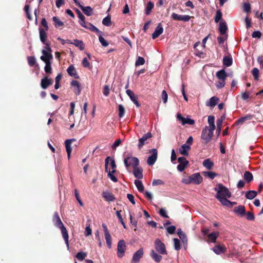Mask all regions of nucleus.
I'll return each instance as SVG.
<instances>
[{
    "label": "nucleus",
    "instance_id": "f257e3e1",
    "mask_svg": "<svg viewBox=\"0 0 263 263\" xmlns=\"http://www.w3.org/2000/svg\"><path fill=\"white\" fill-rule=\"evenodd\" d=\"M214 190L217 192L215 197L223 205H230L231 201L228 199L231 197V193L228 189L221 183L217 184Z\"/></svg>",
    "mask_w": 263,
    "mask_h": 263
},
{
    "label": "nucleus",
    "instance_id": "f03ea898",
    "mask_svg": "<svg viewBox=\"0 0 263 263\" xmlns=\"http://www.w3.org/2000/svg\"><path fill=\"white\" fill-rule=\"evenodd\" d=\"M53 222L55 227L60 228L61 231V233L63 237L65 240V243L66 244L67 249H69V236L66 228L64 226L62 222L59 215L57 212H54L53 216Z\"/></svg>",
    "mask_w": 263,
    "mask_h": 263
},
{
    "label": "nucleus",
    "instance_id": "7ed1b4c3",
    "mask_svg": "<svg viewBox=\"0 0 263 263\" xmlns=\"http://www.w3.org/2000/svg\"><path fill=\"white\" fill-rule=\"evenodd\" d=\"M76 12L79 18V23L84 28L88 29L91 32H96L97 33H102L99 31V29L95 26L92 25L91 23L86 22L84 15L81 13V12L78 10H76Z\"/></svg>",
    "mask_w": 263,
    "mask_h": 263
},
{
    "label": "nucleus",
    "instance_id": "20e7f679",
    "mask_svg": "<svg viewBox=\"0 0 263 263\" xmlns=\"http://www.w3.org/2000/svg\"><path fill=\"white\" fill-rule=\"evenodd\" d=\"M213 136V134L212 133V132L208 131V126H205L204 128H203L201 135V138L204 145H206L208 143H209L212 139Z\"/></svg>",
    "mask_w": 263,
    "mask_h": 263
},
{
    "label": "nucleus",
    "instance_id": "39448f33",
    "mask_svg": "<svg viewBox=\"0 0 263 263\" xmlns=\"http://www.w3.org/2000/svg\"><path fill=\"white\" fill-rule=\"evenodd\" d=\"M154 245L156 251L159 254L162 255H166L167 254L165 245L160 239H156L155 241Z\"/></svg>",
    "mask_w": 263,
    "mask_h": 263
},
{
    "label": "nucleus",
    "instance_id": "423d86ee",
    "mask_svg": "<svg viewBox=\"0 0 263 263\" xmlns=\"http://www.w3.org/2000/svg\"><path fill=\"white\" fill-rule=\"evenodd\" d=\"M124 163L126 168L132 166L134 167L138 166L139 164V159L135 157H127L124 160Z\"/></svg>",
    "mask_w": 263,
    "mask_h": 263
},
{
    "label": "nucleus",
    "instance_id": "0eeeda50",
    "mask_svg": "<svg viewBox=\"0 0 263 263\" xmlns=\"http://www.w3.org/2000/svg\"><path fill=\"white\" fill-rule=\"evenodd\" d=\"M110 159V157H107L105 160V172L108 173V177L114 182H116L118 181V179L113 174L116 172V170H112L111 172L108 168L109 160Z\"/></svg>",
    "mask_w": 263,
    "mask_h": 263
},
{
    "label": "nucleus",
    "instance_id": "6e6552de",
    "mask_svg": "<svg viewBox=\"0 0 263 263\" xmlns=\"http://www.w3.org/2000/svg\"><path fill=\"white\" fill-rule=\"evenodd\" d=\"M152 137V134L151 132H148L143 135L142 138L139 139L138 147L139 149L141 148L144 145L148 144L151 138Z\"/></svg>",
    "mask_w": 263,
    "mask_h": 263
},
{
    "label": "nucleus",
    "instance_id": "1a4fd4ad",
    "mask_svg": "<svg viewBox=\"0 0 263 263\" xmlns=\"http://www.w3.org/2000/svg\"><path fill=\"white\" fill-rule=\"evenodd\" d=\"M126 249L125 242L124 240H120L117 246V256L119 258L122 257Z\"/></svg>",
    "mask_w": 263,
    "mask_h": 263
},
{
    "label": "nucleus",
    "instance_id": "9d476101",
    "mask_svg": "<svg viewBox=\"0 0 263 263\" xmlns=\"http://www.w3.org/2000/svg\"><path fill=\"white\" fill-rule=\"evenodd\" d=\"M178 161L179 164L177 167V170L180 172L183 171L189 164V161L184 157H179Z\"/></svg>",
    "mask_w": 263,
    "mask_h": 263
},
{
    "label": "nucleus",
    "instance_id": "9b49d317",
    "mask_svg": "<svg viewBox=\"0 0 263 263\" xmlns=\"http://www.w3.org/2000/svg\"><path fill=\"white\" fill-rule=\"evenodd\" d=\"M53 83V81L51 78H49L48 76L42 79L41 81V87L45 89L49 86L51 85Z\"/></svg>",
    "mask_w": 263,
    "mask_h": 263
},
{
    "label": "nucleus",
    "instance_id": "f8f14e48",
    "mask_svg": "<svg viewBox=\"0 0 263 263\" xmlns=\"http://www.w3.org/2000/svg\"><path fill=\"white\" fill-rule=\"evenodd\" d=\"M152 153V155L150 156L147 160V163L149 165H153L157 158V151L155 148L152 149L150 151Z\"/></svg>",
    "mask_w": 263,
    "mask_h": 263
},
{
    "label": "nucleus",
    "instance_id": "ddd939ff",
    "mask_svg": "<svg viewBox=\"0 0 263 263\" xmlns=\"http://www.w3.org/2000/svg\"><path fill=\"white\" fill-rule=\"evenodd\" d=\"M143 248H140L137 251H136L133 256L132 263H137L139 261L140 259L143 255Z\"/></svg>",
    "mask_w": 263,
    "mask_h": 263
},
{
    "label": "nucleus",
    "instance_id": "4468645a",
    "mask_svg": "<svg viewBox=\"0 0 263 263\" xmlns=\"http://www.w3.org/2000/svg\"><path fill=\"white\" fill-rule=\"evenodd\" d=\"M75 141H76V139L74 138L67 139L65 141V145L68 159L70 158V155L72 151L71 144L73 142Z\"/></svg>",
    "mask_w": 263,
    "mask_h": 263
},
{
    "label": "nucleus",
    "instance_id": "2eb2a0df",
    "mask_svg": "<svg viewBox=\"0 0 263 263\" xmlns=\"http://www.w3.org/2000/svg\"><path fill=\"white\" fill-rule=\"evenodd\" d=\"M43 55L41 57L40 59L44 62H50V61L53 59V56L48 50H42Z\"/></svg>",
    "mask_w": 263,
    "mask_h": 263
},
{
    "label": "nucleus",
    "instance_id": "dca6fc26",
    "mask_svg": "<svg viewBox=\"0 0 263 263\" xmlns=\"http://www.w3.org/2000/svg\"><path fill=\"white\" fill-rule=\"evenodd\" d=\"M126 92L136 106L137 107H139L140 106V104L138 101V97L134 93V92L130 89L126 90Z\"/></svg>",
    "mask_w": 263,
    "mask_h": 263
},
{
    "label": "nucleus",
    "instance_id": "f3484780",
    "mask_svg": "<svg viewBox=\"0 0 263 263\" xmlns=\"http://www.w3.org/2000/svg\"><path fill=\"white\" fill-rule=\"evenodd\" d=\"M177 118L178 120L181 121V123L182 125H193L195 123V121L193 119L185 118L184 117H182L180 114H177Z\"/></svg>",
    "mask_w": 263,
    "mask_h": 263
},
{
    "label": "nucleus",
    "instance_id": "a211bd4d",
    "mask_svg": "<svg viewBox=\"0 0 263 263\" xmlns=\"http://www.w3.org/2000/svg\"><path fill=\"white\" fill-rule=\"evenodd\" d=\"M234 212L240 216L243 217L246 215V208L244 205H239L234 208Z\"/></svg>",
    "mask_w": 263,
    "mask_h": 263
},
{
    "label": "nucleus",
    "instance_id": "6ab92c4d",
    "mask_svg": "<svg viewBox=\"0 0 263 263\" xmlns=\"http://www.w3.org/2000/svg\"><path fill=\"white\" fill-rule=\"evenodd\" d=\"M103 198L107 201L112 202L115 200V196L110 192L108 191H103L102 192Z\"/></svg>",
    "mask_w": 263,
    "mask_h": 263
},
{
    "label": "nucleus",
    "instance_id": "aec40b11",
    "mask_svg": "<svg viewBox=\"0 0 263 263\" xmlns=\"http://www.w3.org/2000/svg\"><path fill=\"white\" fill-rule=\"evenodd\" d=\"M191 149V147L190 145L186 144H183L180 148L179 149V152L180 154L188 156H189V152L188 151H190Z\"/></svg>",
    "mask_w": 263,
    "mask_h": 263
},
{
    "label": "nucleus",
    "instance_id": "412c9836",
    "mask_svg": "<svg viewBox=\"0 0 263 263\" xmlns=\"http://www.w3.org/2000/svg\"><path fill=\"white\" fill-rule=\"evenodd\" d=\"M191 177L192 181L196 184H199L202 181V177L199 173L193 174Z\"/></svg>",
    "mask_w": 263,
    "mask_h": 263
},
{
    "label": "nucleus",
    "instance_id": "4be33fe9",
    "mask_svg": "<svg viewBox=\"0 0 263 263\" xmlns=\"http://www.w3.org/2000/svg\"><path fill=\"white\" fill-rule=\"evenodd\" d=\"M40 35L41 42L46 46V50L51 52V49L50 47V44L49 42L47 41V34H40Z\"/></svg>",
    "mask_w": 263,
    "mask_h": 263
},
{
    "label": "nucleus",
    "instance_id": "5701e85b",
    "mask_svg": "<svg viewBox=\"0 0 263 263\" xmlns=\"http://www.w3.org/2000/svg\"><path fill=\"white\" fill-rule=\"evenodd\" d=\"M67 72L71 77H74L76 79H79V77L78 75L77 71L73 65H70L67 69Z\"/></svg>",
    "mask_w": 263,
    "mask_h": 263
},
{
    "label": "nucleus",
    "instance_id": "b1692460",
    "mask_svg": "<svg viewBox=\"0 0 263 263\" xmlns=\"http://www.w3.org/2000/svg\"><path fill=\"white\" fill-rule=\"evenodd\" d=\"M219 233L218 232H213L208 235V242L215 243L216 241L217 238L218 237Z\"/></svg>",
    "mask_w": 263,
    "mask_h": 263
},
{
    "label": "nucleus",
    "instance_id": "393cba45",
    "mask_svg": "<svg viewBox=\"0 0 263 263\" xmlns=\"http://www.w3.org/2000/svg\"><path fill=\"white\" fill-rule=\"evenodd\" d=\"M133 174L134 176L138 179H141L143 178L142 169L140 167L136 166L134 167Z\"/></svg>",
    "mask_w": 263,
    "mask_h": 263
},
{
    "label": "nucleus",
    "instance_id": "a878e982",
    "mask_svg": "<svg viewBox=\"0 0 263 263\" xmlns=\"http://www.w3.org/2000/svg\"><path fill=\"white\" fill-rule=\"evenodd\" d=\"M151 256L153 260L156 262H159L162 260V257L161 255L157 254L154 250H152L151 251Z\"/></svg>",
    "mask_w": 263,
    "mask_h": 263
},
{
    "label": "nucleus",
    "instance_id": "bb28decb",
    "mask_svg": "<svg viewBox=\"0 0 263 263\" xmlns=\"http://www.w3.org/2000/svg\"><path fill=\"white\" fill-rule=\"evenodd\" d=\"M233 59L231 55L224 56L223 59V64L226 67H229L232 65Z\"/></svg>",
    "mask_w": 263,
    "mask_h": 263
},
{
    "label": "nucleus",
    "instance_id": "cd10ccee",
    "mask_svg": "<svg viewBox=\"0 0 263 263\" xmlns=\"http://www.w3.org/2000/svg\"><path fill=\"white\" fill-rule=\"evenodd\" d=\"M80 8L87 16H91L93 14V10L90 6H80Z\"/></svg>",
    "mask_w": 263,
    "mask_h": 263
},
{
    "label": "nucleus",
    "instance_id": "c85d7f7f",
    "mask_svg": "<svg viewBox=\"0 0 263 263\" xmlns=\"http://www.w3.org/2000/svg\"><path fill=\"white\" fill-rule=\"evenodd\" d=\"M41 26L43 28H40L39 33H46L45 32L48 30V26L46 20L45 18H43L41 21Z\"/></svg>",
    "mask_w": 263,
    "mask_h": 263
},
{
    "label": "nucleus",
    "instance_id": "c756f323",
    "mask_svg": "<svg viewBox=\"0 0 263 263\" xmlns=\"http://www.w3.org/2000/svg\"><path fill=\"white\" fill-rule=\"evenodd\" d=\"M243 179L247 182L249 183L253 180V176L249 171H246L243 175Z\"/></svg>",
    "mask_w": 263,
    "mask_h": 263
},
{
    "label": "nucleus",
    "instance_id": "7c9ffc66",
    "mask_svg": "<svg viewBox=\"0 0 263 263\" xmlns=\"http://www.w3.org/2000/svg\"><path fill=\"white\" fill-rule=\"evenodd\" d=\"M226 249L224 247L220 245L216 246L213 249V251L217 254H220L224 253L226 251Z\"/></svg>",
    "mask_w": 263,
    "mask_h": 263
},
{
    "label": "nucleus",
    "instance_id": "2f4dec72",
    "mask_svg": "<svg viewBox=\"0 0 263 263\" xmlns=\"http://www.w3.org/2000/svg\"><path fill=\"white\" fill-rule=\"evenodd\" d=\"M257 195V192L252 190L246 192V198L252 200L254 199Z\"/></svg>",
    "mask_w": 263,
    "mask_h": 263
},
{
    "label": "nucleus",
    "instance_id": "473e14b6",
    "mask_svg": "<svg viewBox=\"0 0 263 263\" xmlns=\"http://www.w3.org/2000/svg\"><path fill=\"white\" fill-rule=\"evenodd\" d=\"M216 76L219 79L225 81L227 76L225 70L221 69L217 72Z\"/></svg>",
    "mask_w": 263,
    "mask_h": 263
},
{
    "label": "nucleus",
    "instance_id": "72a5a7b5",
    "mask_svg": "<svg viewBox=\"0 0 263 263\" xmlns=\"http://www.w3.org/2000/svg\"><path fill=\"white\" fill-rule=\"evenodd\" d=\"M52 20L56 28H60L64 25L63 23L57 16H53Z\"/></svg>",
    "mask_w": 263,
    "mask_h": 263
},
{
    "label": "nucleus",
    "instance_id": "f704fd0d",
    "mask_svg": "<svg viewBox=\"0 0 263 263\" xmlns=\"http://www.w3.org/2000/svg\"><path fill=\"white\" fill-rule=\"evenodd\" d=\"M219 101V99L216 97H212L210 100L207 105L211 107H214Z\"/></svg>",
    "mask_w": 263,
    "mask_h": 263
},
{
    "label": "nucleus",
    "instance_id": "c9c22d12",
    "mask_svg": "<svg viewBox=\"0 0 263 263\" xmlns=\"http://www.w3.org/2000/svg\"><path fill=\"white\" fill-rule=\"evenodd\" d=\"M154 7V4L152 2H149L146 5L145 13L146 15H149L152 11V10L153 9Z\"/></svg>",
    "mask_w": 263,
    "mask_h": 263
},
{
    "label": "nucleus",
    "instance_id": "e433bc0d",
    "mask_svg": "<svg viewBox=\"0 0 263 263\" xmlns=\"http://www.w3.org/2000/svg\"><path fill=\"white\" fill-rule=\"evenodd\" d=\"M177 234L180 239L182 240L183 242H186L187 239L185 234L181 230V229H178L177 230Z\"/></svg>",
    "mask_w": 263,
    "mask_h": 263
},
{
    "label": "nucleus",
    "instance_id": "4c0bfd02",
    "mask_svg": "<svg viewBox=\"0 0 263 263\" xmlns=\"http://www.w3.org/2000/svg\"><path fill=\"white\" fill-rule=\"evenodd\" d=\"M252 118L251 115H247L245 117H241L236 122L237 125H242L246 120H250Z\"/></svg>",
    "mask_w": 263,
    "mask_h": 263
},
{
    "label": "nucleus",
    "instance_id": "58836bf2",
    "mask_svg": "<svg viewBox=\"0 0 263 263\" xmlns=\"http://www.w3.org/2000/svg\"><path fill=\"white\" fill-rule=\"evenodd\" d=\"M71 44H73L76 46L79 47L81 50H83L84 49L85 46L83 42L81 40L76 39L74 40V43H71Z\"/></svg>",
    "mask_w": 263,
    "mask_h": 263
},
{
    "label": "nucleus",
    "instance_id": "ea45409f",
    "mask_svg": "<svg viewBox=\"0 0 263 263\" xmlns=\"http://www.w3.org/2000/svg\"><path fill=\"white\" fill-rule=\"evenodd\" d=\"M203 165L209 170H211L214 165V163L209 159L204 160L203 162Z\"/></svg>",
    "mask_w": 263,
    "mask_h": 263
},
{
    "label": "nucleus",
    "instance_id": "a19ab883",
    "mask_svg": "<svg viewBox=\"0 0 263 263\" xmlns=\"http://www.w3.org/2000/svg\"><path fill=\"white\" fill-rule=\"evenodd\" d=\"M135 184L136 185L139 192L142 193L144 191V186L143 185L142 181L139 180H135Z\"/></svg>",
    "mask_w": 263,
    "mask_h": 263
},
{
    "label": "nucleus",
    "instance_id": "79ce46f5",
    "mask_svg": "<svg viewBox=\"0 0 263 263\" xmlns=\"http://www.w3.org/2000/svg\"><path fill=\"white\" fill-rule=\"evenodd\" d=\"M71 85L73 87H76L77 88L78 91L76 92V93L77 95H79L81 92L80 85L79 82L76 80H72L71 82Z\"/></svg>",
    "mask_w": 263,
    "mask_h": 263
},
{
    "label": "nucleus",
    "instance_id": "37998d69",
    "mask_svg": "<svg viewBox=\"0 0 263 263\" xmlns=\"http://www.w3.org/2000/svg\"><path fill=\"white\" fill-rule=\"evenodd\" d=\"M219 30L220 33H226L227 26L226 22H221L219 24Z\"/></svg>",
    "mask_w": 263,
    "mask_h": 263
},
{
    "label": "nucleus",
    "instance_id": "c03bdc74",
    "mask_svg": "<svg viewBox=\"0 0 263 263\" xmlns=\"http://www.w3.org/2000/svg\"><path fill=\"white\" fill-rule=\"evenodd\" d=\"M111 23V17L109 15L106 16L102 21V24L106 26H110Z\"/></svg>",
    "mask_w": 263,
    "mask_h": 263
},
{
    "label": "nucleus",
    "instance_id": "a18cd8bd",
    "mask_svg": "<svg viewBox=\"0 0 263 263\" xmlns=\"http://www.w3.org/2000/svg\"><path fill=\"white\" fill-rule=\"evenodd\" d=\"M104 235L107 247L110 249L111 247V237L110 234L109 233Z\"/></svg>",
    "mask_w": 263,
    "mask_h": 263
},
{
    "label": "nucleus",
    "instance_id": "49530a36",
    "mask_svg": "<svg viewBox=\"0 0 263 263\" xmlns=\"http://www.w3.org/2000/svg\"><path fill=\"white\" fill-rule=\"evenodd\" d=\"M251 73L254 77V80L256 81H258L259 80V71L258 68H254L252 71Z\"/></svg>",
    "mask_w": 263,
    "mask_h": 263
},
{
    "label": "nucleus",
    "instance_id": "de8ad7c7",
    "mask_svg": "<svg viewBox=\"0 0 263 263\" xmlns=\"http://www.w3.org/2000/svg\"><path fill=\"white\" fill-rule=\"evenodd\" d=\"M203 174L204 176L208 177L211 179H213L217 176V174L213 172H203Z\"/></svg>",
    "mask_w": 263,
    "mask_h": 263
},
{
    "label": "nucleus",
    "instance_id": "09e8293b",
    "mask_svg": "<svg viewBox=\"0 0 263 263\" xmlns=\"http://www.w3.org/2000/svg\"><path fill=\"white\" fill-rule=\"evenodd\" d=\"M87 256V253L86 252H78L76 257L80 261L83 260Z\"/></svg>",
    "mask_w": 263,
    "mask_h": 263
},
{
    "label": "nucleus",
    "instance_id": "8fccbe9b",
    "mask_svg": "<svg viewBox=\"0 0 263 263\" xmlns=\"http://www.w3.org/2000/svg\"><path fill=\"white\" fill-rule=\"evenodd\" d=\"M46 65L45 66V71L47 74H50L52 72V68L51 66V62H45Z\"/></svg>",
    "mask_w": 263,
    "mask_h": 263
},
{
    "label": "nucleus",
    "instance_id": "3c124183",
    "mask_svg": "<svg viewBox=\"0 0 263 263\" xmlns=\"http://www.w3.org/2000/svg\"><path fill=\"white\" fill-rule=\"evenodd\" d=\"M145 60L143 57H138L135 62V66H139L140 65H143L145 63Z\"/></svg>",
    "mask_w": 263,
    "mask_h": 263
},
{
    "label": "nucleus",
    "instance_id": "603ef678",
    "mask_svg": "<svg viewBox=\"0 0 263 263\" xmlns=\"http://www.w3.org/2000/svg\"><path fill=\"white\" fill-rule=\"evenodd\" d=\"M174 249L178 251L180 250L181 249V245H180V241L178 238H174Z\"/></svg>",
    "mask_w": 263,
    "mask_h": 263
},
{
    "label": "nucleus",
    "instance_id": "864d4df0",
    "mask_svg": "<svg viewBox=\"0 0 263 263\" xmlns=\"http://www.w3.org/2000/svg\"><path fill=\"white\" fill-rule=\"evenodd\" d=\"M118 110H119V116L120 118L123 117L125 114V108H124V106L121 104L119 105Z\"/></svg>",
    "mask_w": 263,
    "mask_h": 263
},
{
    "label": "nucleus",
    "instance_id": "5fc2aeb1",
    "mask_svg": "<svg viewBox=\"0 0 263 263\" xmlns=\"http://www.w3.org/2000/svg\"><path fill=\"white\" fill-rule=\"evenodd\" d=\"M82 65L84 67L88 68V69H91V66L90 65V63L88 62L87 59L86 58H84L82 60Z\"/></svg>",
    "mask_w": 263,
    "mask_h": 263
},
{
    "label": "nucleus",
    "instance_id": "6e6d98bb",
    "mask_svg": "<svg viewBox=\"0 0 263 263\" xmlns=\"http://www.w3.org/2000/svg\"><path fill=\"white\" fill-rule=\"evenodd\" d=\"M99 40L101 45L103 47H107L108 45L109 44L108 42L106 40H105V39L101 35L99 36Z\"/></svg>",
    "mask_w": 263,
    "mask_h": 263
},
{
    "label": "nucleus",
    "instance_id": "4d7b16f0",
    "mask_svg": "<svg viewBox=\"0 0 263 263\" xmlns=\"http://www.w3.org/2000/svg\"><path fill=\"white\" fill-rule=\"evenodd\" d=\"M27 60H28V64L30 66H31V67L33 66L36 62L35 59L34 57H28L27 58Z\"/></svg>",
    "mask_w": 263,
    "mask_h": 263
},
{
    "label": "nucleus",
    "instance_id": "13d9d810",
    "mask_svg": "<svg viewBox=\"0 0 263 263\" xmlns=\"http://www.w3.org/2000/svg\"><path fill=\"white\" fill-rule=\"evenodd\" d=\"M74 195H75V197H76L77 201L79 202V203L80 204V205L81 206H83V203L82 200L80 199L79 193L77 189H75L74 190Z\"/></svg>",
    "mask_w": 263,
    "mask_h": 263
},
{
    "label": "nucleus",
    "instance_id": "bf43d9fd",
    "mask_svg": "<svg viewBox=\"0 0 263 263\" xmlns=\"http://www.w3.org/2000/svg\"><path fill=\"white\" fill-rule=\"evenodd\" d=\"M246 218L247 220L250 221H253L255 219V216L254 214L251 212H248L246 214Z\"/></svg>",
    "mask_w": 263,
    "mask_h": 263
},
{
    "label": "nucleus",
    "instance_id": "052dcab7",
    "mask_svg": "<svg viewBox=\"0 0 263 263\" xmlns=\"http://www.w3.org/2000/svg\"><path fill=\"white\" fill-rule=\"evenodd\" d=\"M222 17V13L220 10H218L216 12V16L215 17V21L216 23H218L221 19Z\"/></svg>",
    "mask_w": 263,
    "mask_h": 263
},
{
    "label": "nucleus",
    "instance_id": "680f3d73",
    "mask_svg": "<svg viewBox=\"0 0 263 263\" xmlns=\"http://www.w3.org/2000/svg\"><path fill=\"white\" fill-rule=\"evenodd\" d=\"M172 18L175 21H181L182 15L178 14L175 13H173L172 14Z\"/></svg>",
    "mask_w": 263,
    "mask_h": 263
},
{
    "label": "nucleus",
    "instance_id": "e2e57ef3",
    "mask_svg": "<svg viewBox=\"0 0 263 263\" xmlns=\"http://www.w3.org/2000/svg\"><path fill=\"white\" fill-rule=\"evenodd\" d=\"M110 88L108 85H105L103 87V93L105 96H108L109 94Z\"/></svg>",
    "mask_w": 263,
    "mask_h": 263
},
{
    "label": "nucleus",
    "instance_id": "0e129e2a",
    "mask_svg": "<svg viewBox=\"0 0 263 263\" xmlns=\"http://www.w3.org/2000/svg\"><path fill=\"white\" fill-rule=\"evenodd\" d=\"M164 182L161 179H155L153 180L152 182V185L153 186L158 185H163Z\"/></svg>",
    "mask_w": 263,
    "mask_h": 263
},
{
    "label": "nucleus",
    "instance_id": "69168bd1",
    "mask_svg": "<svg viewBox=\"0 0 263 263\" xmlns=\"http://www.w3.org/2000/svg\"><path fill=\"white\" fill-rule=\"evenodd\" d=\"M163 28L161 23H159L153 33H163Z\"/></svg>",
    "mask_w": 263,
    "mask_h": 263
},
{
    "label": "nucleus",
    "instance_id": "338daca9",
    "mask_svg": "<svg viewBox=\"0 0 263 263\" xmlns=\"http://www.w3.org/2000/svg\"><path fill=\"white\" fill-rule=\"evenodd\" d=\"M227 35L218 36L217 37V40H218V43L219 44H223V43L227 40Z\"/></svg>",
    "mask_w": 263,
    "mask_h": 263
},
{
    "label": "nucleus",
    "instance_id": "774afa93",
    "mask_svg": "<svg viewBox=\"0 0 263 263\" xmlns=\"http://www.w3.org/2000/svg\"><path fill=\"white\" fill-rule=\"evenodd\" d=\"M162 99L164 103H165L167 101V94L166 91L165 90H163L162 92Z\"/></svg>",
    "mask_w": 263,
    "mask_h": 263
}]
</instances>
